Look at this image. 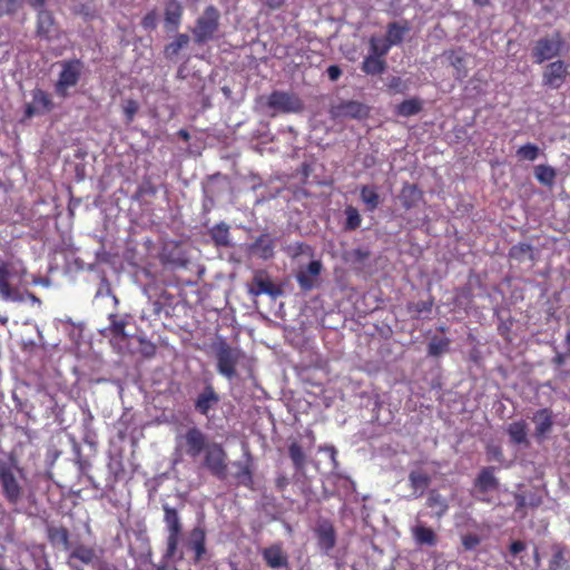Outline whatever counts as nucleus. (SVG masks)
<instances>
[{
  "mask_svg": "<svg viewBox=\"0 0 570 570\" xmlns=\"http://www.w3.org/2000/svg\"><path fill=\"white\" fill-rule=\"evenodd\" d=\"M517 155L522 159L532 161L537 159L539 148L535 145L527 144L517 150Z\"/></svg>",
  "mask_w": 570,
  "mask_h": 570,
  "instance_id": "40",
  "label": "nucleus"
},
{
  "mask_svg": "<svg viewBox=\"0 0 570 570\" xmlns=\"http://www.w3.org/2000/svg\"><path fill=\"white\" fill-rule=\"evenodd\" d=\"M529 252H530V247L525 244H521V245L512 247L511 255L513 257H521L523 255H528Z\"/></svg>",
  "mask_w": 570,
  "mask_h": 570,
  "instance_id": "51",
  "label": "nucleus"
},
{
  "mask_svg": "<svg viewBox=\"0 0 570 570\" xmlns=\"http://www.w3.org/2000/svg\"><path fill=\"white\" fill-rule=\"evenodd\" d=\"M563 41L559 35L540 39L534 49L533 56L538 63L550 60L560 55Z\"/></svg>",
  "mask_w": 570,
  "mask_h": 570,
  "instance_id": "5",
  "label": "nucleus"
},
{
  "mask_svg": "<svg viewBox=\"0 0 570 570\" xmlns=\"http://www.w3.org/2000/svg\"><path fill=\"white\" fill-rule=\"evenodd\" d=\"M189 42V38L186 35H179L171 43L166 46L165 52L168 57L175 56L179 50L186 47Z\"/></svg>",
  "mask_w": 570,
  "mask_h": 570,
  "instance_id": "37",
  "label": "nucleus"
},
{
  "mask_svg": "<svg viewBox=\"0 0 570 570\" xmlns=\"http://www.w3.org/2000/svg\"><path fill=\"white\" fill-rule=\"evenodd\" d=\"M27 268L20 259H0V297L8 302H22L19 286L24 283Z\"/></svg>",
  "mask_w": 570,
  "mask_h": 570,
  "instance_id": "1",
  "label": "nucleus"
},
{
  "mask_svg": "<svg viewBox=\"0 0 570 570\" xmlns=\"http://www.w3.org/2000/svg\"><path fill=\"white\" fill-rule=\"evenodd\" d=\"M346 215V226L350 229H355L361 224V216L358 214V210L352 206L347 207L345 209Z\"/></svg>",
  "mask_w": 570,
  "mask_h": 570,
  "instance_id": "42",
  "label": "nucleus"
},
{
  "mask_svg": "<svg viewBox=\"0 0 570 570\" xmlns=\"http://www.w3.org/2000/svg\"><path fill=\"white\" fill-rule=\"evenodd\" d=\"M95 551L91 548L80 546L73 550L71 558L78 559L83 563H91L95 560Z\"/></svg>",
  "mask_w": 570,
  "mask_h": 570,
  "instance_id": "38",
  "label": "nucleus"
},
{
  "mask_svg": "<svg viewBox=\"0 0 570 570\" xmlns=\"http://www.w3.org/2000/svg\"><path fill=\"white\" fill-rule=\"evenodd\" d=\"M283 3V0H267L268 7L276 9L279 8Z\"/></svg>",
  "mask_w": 570,
  "mask_h": 570,
  "instance_id": "54",
  "label": "nucleus"
},
{
  "mask_svg": "<svg viewBox=\"0 0 570 570\" xmlns=\"http://www.w3.org/2000/svg\"><path fill=\"white\" fill-rule=\"evenodd\" d=\"M556 170L546 165H539L534 168L535 178L546 186H551L556 179Z\"/></svg>",
  "mask_w": 570,
  "mask_h": 570,
  "instance_id": "30",
  "label": "nucleus"
},
{
  "mask_svg": "<svg viewBox=\"0 0 570 570\" xmlns=\"http://www.w3.org/2000/svg\"><path fill=\"white\" fill-rule=\"evenodd\" d=\"M268 106L283 112H295L302 109V104L297 97L281 91H275L269 96Z\"/></svg>",
  "mask_w": 570,
  "mask_h": 570,
  "instance_id": "9",
  "label": "nucleus"
},
{
  "mask_svg": "<svg viewBox=\"0 0 570 570\" xmlns=\"http://www.w3.org/2000/svg\"><path fill=\"white\" fill-rule=\"evenodd\" d=\"M322 264L318 261H313L308 264L307 268L297 273V282L299 286L305 289H312L317 282V277L321 274Z\"/></svg>",
  "mask_w": 570,
  "mask_h": 570,
  "instance_id": "13",
  "label": "nucleus"
},
{
  "mask_svg": "<svg viewBox=\"0 0 570 570\" xmlns=\"http://www.w3.org/2000/svg\"><path fill=\"white\" fill-rule=\"evenodd\" d=\"M475 487L481 492H487V491L494 489L497 487V480L493 475L492 470H490V469L483 470L476 479Z\"/></svg>",
  "mask_w": 570,
  "mask_h": 570,
  "instance_id": "29",
  "label": "nucleus"
},
{
  "mask_svg": "<svg viewBox=\"0 0 570 570\" xmlns=\"http://www.w3.org/2000/svg\"><path fill=\"white\" fill-rule=\"evenodd\" d=\"M30 297L32 298V301H37V298L35 297V295H31V294H30Z\"/></svg>",
  "mask_w": 570,
  "mask_h": 570,
  "instance_id": "64",
  "label": "nucleus"
},
{
  "mask_svg": "<svg viewBox=\"0 0 570 570\" xmlns=\"http://www.w3.org/2000/svg\"><path fill=\"white\" fill-rule=\"evenodd\" d=\"M264 559L271 568H282L287 564V557L282 548L277 544L264 550Z\"/></svg>",
  "mask_w": 570,
  "mask_h": 570,
  "instance_id": "17",
  "label": "nucleus"
},
{
  "mask_svg": "<svg viewBox=\"0 0 570 570\" xmlns=\"http://www.w3.org/2000/svg\"><path fill=\"white\" fill-rule=\"evenodd\" d=\"M243 478L246 479V480H249L250 479V475H249V472L248 471H245L243 473Z\"/></svg>",
  "mask_w": 570,
  "mask_h": 570,
  "instance_id": "61",
  "label": "nucleus"
},
{
  "mask_svg": "<svg viewBox=\"0 0 570 570\" xmlns=\"http://www.w3.org/2000/svg\"><path fill=\"white\" fill-rule=\"evenodd\" d=\"M475 3L483 6L488 2V0H474Z\"/></svg>",
  "mask_w": 570,
  "mask_h": 570,
  "instance_id": "60",
  "label": "nucleus"
},
{
  "mask_svg": "<svg viewBox=\"0 0 570 570\" xmlns=\"http://www.w3.org/2000/svg\"><path fill=\"white\" fill-rule=\"evenodd\" d=\"M420 197L421 193L415 186L406 185L403 187L401 199L406 207H411L414 202L420 199Z\"/></svg>",
  "mask_w": 570,
  "mask_h": 570,
  "instance_id": "35",
  "label": "nucleus"
},
{
  "mask_svg": "<svg viewBox=\"0 0 570 570\" xmlns=\"http://www.w3.org/2000/svg\"><path fill=\"white\" fill-rule=\"evenodd\" d=\"M325 451H327L330 453L331 459L334 460V456H335V453H336L335 449L332 448V446H328V448L325 449Z\"/></svg>",
  "mask_w": 570,
  "mask_h": 570,
  "instance_id": "57",
  "label": "nucleus"
},
{
  "mask_svg": "<svg viewBox=\"0 0 570 570\" xmlns=\"http://www.w3.org/2000/svg\"><path fill=\"white\" fill-rule=\"evenodd\" d=\"M340 115L361 119L368 115V108L357 101H347L340 106Z\"/></svg>",
  "mask_w": 570,
  "mask_h": 570,
  "instance_id": "19",
  "label": "nucleus"
},
{
  "mask_svg": "<svg viewBox=\"0 0 570 570\" xmlns=\"http://www.w3.org/2000/svg\"><path fill=\"white\" fill-rule=\"evenodd\" d=\"M217 360V371L228 380L236 374V365L240 358V351L228 345L224 340L219 338L212 345Z\"/></svg>",
  "mask_w": 570,
  "mask_h": 570,
  "instance_id": "2",
  "label": "nucleus"
},
{
  "mask_svg": "<svg viewBox=\"0 0 570 570\" xmlns=\"http://www.w3.org/2000/svg\"><path fill=\"white\" fill-rule=\"evenodd\" d=\"M1 323H6L7 322V317H3V318H0Z\"/></svg>",
  "mask_w": 570,
  "mask_h": 570,
  "instance_id": "63",
  "label": "nucleus"
},
{
  "mask_svg": "<svg viewBox=\"0 0 570 570\" xmlns=\"http://www.w3.org/2000/svg\"><path fill=\"white\" fill-rule=\"evenodd\" d=\"M31 1H32V4H33V6L40 7V6H43V3H45L47 0H31Z\"/></svg>",
  "mask_w": 570,
  "mask_h": 570,
  "instance_id": "58",
  "label": "nucleus"
},
{
  "mask_svg": "<svg viewBox=\"0 0 570 570\" xmlns=\"http://www.w3.org/2000/svg\"><path fill=\"white\" fill-rule=\"evenodd\" d=\"M51 108L52 102L49 96L45 91L37 89L32 92V100L26 108V115L27 117L42 115L50 111Z\"/></svg>",
  "mask_w": 570,
  "mask_h": 570,
  "instance_id": "12",
  "label": "nucleus"
},
{
  "mask_svg": "<svg viewBox=\"0 0 570 570\" xmlns=\"http://www.w3.org/2000/svg\"><path fill=\"white\" fill-rule=\"evenodd\" d=\"M206 466L216 475L222 476L226 471V454L218 444L209 445L205 455Z\"/></svg>",
  "mask_w": 570,
  "mask_h": 570,
  "instance_id": "11",
  "label": "nucleus"
},
{
  "mask_svg": "<svg viewBox=\"0 0 570 570\" xmlns=\"http://www.w3.org/2000/svg\"><path fill=\"white\" fill-rule=\"evenodd\" d=\"M180 135H181L184 138H187V137H188L187 132H185V131H180Z\"/></svg>",
  "mask_w": 570,
  "mask_h": 570,
  "instance_id": "62",
  "label": "nucleus"
},
{
  "mask_svg": "<svg viewBox=\"0 0 570 570\" xmlns=\"http://www.w3.org/2000/svg\"><path fill=\"white\" fill-rule=\"evenodd\" d=\"M535 438L542 440L552 428V415L548 410H540L533 416Z\"/></svg>",
  "mask_w": 570,
  "mask_h": 570,
  "instance_id": "16",
  "label": "nucleus"
},
{
  "mask_svg": "<svg viewBox=\"0 0 570 570\" xmlns=\"http://www.w3.org/2000/svg\"><path fill=\"white\" fill-rule=\"evenodd\" d=\"M568 351L570 352V331L567 334Z\"/></svg>",
  "mask_w": 570,
  "mask_h": 570,
  "instance_id": "59",
  "label": "nucleus"
},
{
  "mask_svg": "<svg viewBox=\"0 0 570 570\" xmlns=\"http://www.w3.org/2000/svg\"><path fill=\"white\" fill-rule=\"evenodd\" d=\"M525 549V544L521 541H514L512 542V544L510 546V552L511 554H513L514 557H517L518 554H520L523 550Z\"/></svg>",
  "mask_w": 570,
  "mask_h": 570,
  "instance_id": "52",
  "label": "nucleus"
},
{
  "mask_svg": "<svg viewBox=\"0 0 570 570\" xmlns=\"http://www.w3.org/2000/svg\"><path fill=\"white\" fill-rule=\"evenodd\" d=\"M164 510L168 532H180V522L176 510L168 505H166Z\"/></svg>",
  "mask_w": 570,
  "mask_h": 570,
  "instance_id": "34",
  "label": "nucleus"
},
{
  "mask_svg": "<svg viewBox=\"0 0 570 570\" xmlns=\"http://www.w3.org/2000/svg\"><path fill=\"white\" fill-rule=\"evenodd\" d=\"M449 342L446 340H433L429 345V353L432 355H440L448 348Z\"/></svg>",
  "mask_w": 570,
  "mask_h": 570,
  "instance_id": "45",
  "label": "nucleus"
},
{
  "mask_svg": "<svg viewBox=\"0 0 570 570\" xmlns=\"http://www.w3.org/2000/svg\"><path fill=\"white\" fill-rule=\"evenodd\" d=\"M392 45L387 39L372 37L370 40V53L383 58L390 50Z\"/></svg>",
  "mask_w": 570,
  "mask_h": 570,
  "instance_id": "31",
  "label": "nucleus"
},
{
  "mask_svg": "<svg viewBox=\"0 0 570 570\" xmlns=\"http://www.w3.org/2000/svg\"><path fill=\"white\" fill-rule=\"evenodd\" d=\"M56 32L53 19L49 11L41 10L38 16V33L51 38Z\"/></svg>",
  "mask_w": 570,
  "mask_h": 570,
  "instance_id": "20",
  "label": "nucleus"
},
{
  "mask_svg": "<svg viewBox=\"0 0 570 570\" xmlns=\"http://www.w3.org/2000/svg\"><path fill=\"white\" fill-rule=\"evenodd\" d=\"M410 483L413 489V497L417 498L421 497L425 488L429 485L430 478L428 474L421 472V471H412L410 473Z\"/></svg>",
  "mask_w": 570,
  "mask_h": 570,
  "instance_id": "21",
  "label": "nucleus"
},
{
  "mask_svg": "<svg viewBox=\"0 0 570 570\" xmlns=\"http://www.w3.org/2000/svg\"><path fill=\"white\" fill-rule=\"evenodd\" d=\"M480 543V538L475 534H465L462 538V544L466 550H472Z\"/></svg>",
  "mask_w": 570,
  "mask_h": 570,
  "instance_id": "47",
  "label": "nucleus"
},
{
  "mask_svg": "<svg viewBox=\"0 0 570 570\" xmlns=\"http://www.w3.org/2000/svg\"><path fill=\"white\" fill-rule=\"evenodd\" d=\"M181 6L176 1H170L166 7L165 21L168 28L176 29L181 17Z\"/></svg>",
  "mask_w": 570,
  "mask_h": 570,
  "instance_id": "26",
  "label": "nucleus"
},
{
  "mask_svg": "<svg viewBox=\"0 0 570 570\" xmlns=\"http://www.w3.org/2000/svg\"><path fill=\"white\" fill-rule=\"evenodd\" d=\"M248 292L253 296L267 294L272 297H277L282 294V289L269 279L265 272L262 271L254 274Z\"/></svg>",
  "mask_w": 570,
  "mask_h": 570,
  "instance_id": "8",
  "label": "nucleus"
},
{
  "mask_svg": "<svg viewBox=\"0 0 570 570\" xmlns=\"http://www.w3.org/2000/svg\"><path fill=\"white\" fill-rule=\"evenodd\" d=\"M179 533L180 532H168L167 538V550L165 557L167 559H174L177 554V546L179 541Z\"/></svg>",
  "mask_w": 570,
  "mask_h": 570,
  "instance_id": "41",
  "label": "nucleus"
},
{
  "mask_svg": "<svg viewBox=\"0 0 570 570\" xmlns=\"http://www.w3.org/2000/svg\"><path fill=\"white\" fill-rule=\"evenodd\" d=\"M190 546L199 560L205 553V532L200 528H195L190 533Z\"/></svg>",
  "mask_w": 570,
  "mask_h": 570,
  "instance_id": "28",
  "label": "nucleus"
},
{
  "mask_svg": "<svg viewBox=\"0 0 570 570\" xmlns=\"http://www.w3.org/2000/svg\"><path fill=\"white\" fill-rule=\"evenodd\" d=\"M274 243L268 235H262L253 246V253L262 258H269L273 255Z\"/></svg>",
  "mask_w": 570,
  "mask_h": 570,
  "instance_id": "23",
  "label": "nucleus"
},
{
  "mask_svg": "<svg viewBox=\"0 0 570 570\" xmlns=\"http://www.w3.org/2000/svg\"><path fill=\"white\" fill-rule=\"evenodd\" d=\"M362 69L367 75H379L385 70V61L383 58L370 53L364 59Z\"/></svg>",
  "mask_w": 570,
  "mask_h": 570,
  "instance_id": "25",
  "label": "nucleus"
},
{
  "mask_svg": "<svg viewBox=\"0 0 570 570\" xmlns=\"http://www.w3.org/2000/svg\"><path fill=\"white\" fill-rule=\"evenodd\" d=\"M206 438L204 433L196 429H189L184 436L177 439V446L184 449L185 452L195 458L204 450Z\"/></svg>",
  "mask_w": 570,
  "mask_h": 570,
  "instance_id": "6",
  "label": "nucleus"
},
{
  "mask_svg": "<svg viewBox=\"0 0 570 570\" xmlns=\"http://www.w3.org/2000/svg\"><path fill=\"white\" fill-rule=\"evenodd\" d=\"M428 507L432 509L435 517L441 518L448 511V501L436 491H431L428 497Z\"/></svg>",
  "mask_w": 570,
  "mask_h": 570,
  "instance_id": "22",
  "label": "nucleus"
},
{
  "mask_svg": "<svg viewBox=\"0 0 570 570\" xmlns=\"http://www.w3.org/2000/svg\"><path fill=\"white\" fill-rule=\"evenodd\" d=\"M115 332L118 334H122L124 326L122 324H115L114 325Z\"/></svg>",
  "mask_w": 570,
  "mask_h": 570,
  "instance_id": "56",
  "label": "nucleus"
},
{
  "mask_svg": "<svg viewBox=\"0 0 570 570\" xmlns=\"http://www.w3.org/2000/svg\"><path fill=\"white\" fill-rule=\"evenodd\" d=\"M21 0H0V13H11L18 9Z\"/></svg>",
  "mask_w": 570,
  "mask_h": 570,
  "instance_id": "46",
  "label": "nucleus"
},
{
  "mask_svg": "<svg viewBox=\"0 0 570 570\" xmlns=\"http://www.w3.org/2000/svg\"><path fill=\"white\" fill-rule=\"evenodd\" d=\"M80 72L81 65L79 61L63 62L62 70L56 85L57 94L66 97L68 95V90L78 82Z\"/></svg>",
  "mask_w": 570,
  "mask_h": 570,
  "instance_id": "4",
  "label": "nucleus"
},
{
  "mask_svg": "<svg viewBox=\"0 0 570 570\" xmlns=\"http://www.w3.org/2000/svg\"><path fill=\"white\" fill-rule=\"evenodd\" d=\"M318 544L325 551L332 549L335 544L333 528L328 524H322L317 529Z\"/></svg>",
  "mask_w": 570,
  "mask_h": 570,
  "instance_id": "27",
  "label": "nucleus"
},
{
  "mask_svg": "<svg viewBox=\"0 0 570 570\" xmlns=\"http://www.w3.org/2000/svg\"><path fill=\"white\" fill-rule=\"evenodd\" d=\"M218 13L214 8H208L198 19L194 29L197 41L203 42L209 39L217 28Z\"/></svg>",
  "mask_w": 570,
  "mask_h": 570,
  "instance_id": "7",
  "label": "nucleus"
},
{
  "mask_svg": "<svg viewBox=\"0 0 570 570\" xmlns=\"http://www.w3.org/2000/svg\"><path fill=\"white\" fill-rule=\"evenodd\" d=\"M212 238L219 246H225L228 244L229 233L228 227L226 225H217L212 229Z\"/></svg>",
  "mask_w": 570,
  "mask_h": 570,
  "instance_id": "36",
  "label": "nucleus"
},
{
  "mask_svg": "<svg viewBox=\"0 0 570 570\" xmlns=\"http://www.w3.org/2000/svg\"><path fill=\"white\" fill-rule=\"evenodd\" d=\"M508 434L512 442L518 444H527V423L524 421H517L508 426Z\"/></svg>",
  "mask_w": 570,
  "mask_h": 570,
  "instance_id": "24",
  "label": "nucleus"
},
{
  "mask_svg": "<svg viewBox=\"0 0 570 570\" xmlns=\"http://www.w3.org/2000/svg\"><path fill=\"white\" fill-rule=\"evenodd\" d=\"M568 76V67L561 61L557 60L549 63L543 71V82L546 86L558 89L562 86Z\"/></svg>",
  "mask_w": 570,
  "mask_h": 570,
  "instance_id": "10",
  "label": "nucleus"
},
{
  "mask_svg": "<svg viewBox=\"0 0 570 570\" xmlns=\"http://www.w3.org/2000/svg\"><path fill=\"white\" fill-rule=\"evenodd\" d=\"M405 32V28L399 26L397 23H392L389 27L386 39L390 45H397L402 41Z\"/></svg>",
  "mask_w": 570,
  "mask_h": 570,
  "instance_id": "39",
  "label": "nucleus"
},
{
  "mask_svg": "<svg viewBox=\"0 0 570 570\" xmlns=\"http://www.w3.org/2000/svg\"><path fill=\"white\" fill-rule=\"evenodd\" d=\"M533 557H534V563H533V566H528L529 569H532V568H535L539 566L537 550L534 551Z\"/></svg>",
  "mask_w": 570,
  "mask_h": 570,
  "instance_id": "55",
  "label": "nucleus"
},
{
  "mask_svg": "<svg viewBox=\"0 0 570 570\" xmlns=\"http://www.w3.org/2000/svg\"><path fill=\"white\" fill-rule=\"evenodd\" d=\"M0 483L7 500L13 504L19 502L22 489L17 481L12 465L0 462Z\"/></svg>",
  "mask_w": 570,
  "mask_h": 570,
  "instance_id": "3",
  "label": "nucleus"
},
{
  "mask_svg": "<svg viewBox=\"0 0 570 570\" xmlns=\"http://www.w3.org/2000/svg\"><path fill=\"white\" fill-rule=\"evenodd\" d=\"M412 537L416 544L433 547L438 542L436 533L433 529L424 525L422 522H416L411 528Z\"/></svg>",
  "mask_w": 570,
  "mask_h": 570,
  "instance_id": "15",
  "label": "nucleus"
},
{
  "mask_svg": "<svg viewBox=\"0 0 570 570\" xmlns=\"http://www.w3.org/2000/svg\"><path fill=\"white\" fill-rule=\"evenodd\" d=\"M341 69L337 66H330L327 68L328 78L333 81L337 80L341 76Z\"/></svg>",
  "mask_w": 570,
  "mask_h": 570,
  "instance_id": "53",
  "label": "nucleus"
},
{
  "mask_svg": "<svg viewBox=\"0 0 570 570\" xmlns=\"http://www.w3.org/2000/svg\"><path fill=\"white\" fill-rule=\"evenodd\" d=\"M446 60L450 62V65L455 70V77L458 79H462L466 76V60L468 55L463 53L462 51H451L445 55Z\"/></svg>",
  "mask_w": 570,
  "mask_h": 570,
  "instance_id": "18",
  "label": "nucleus"
},
{
  "mask_svg": "<svg viewBox=\"0 0 570 570\" xmlns=\"http://www.w3.org/2000/svg\"><path fill=\"white\" fill-rule=\"evenodd\" d=\"M564 563V551L561 548L556 547L552 559L550 561V569L558 570Z\"/></svg>",
  "mask_w": 570,
  "mask_h": 570,
  "instance_id": "44",
  "label": "nucleus"
},
{
  "mask_svg": "<svg viewBox=\"0 0 570 570\" xmlns=\"http://www.w3.org/2000/svg\"><path fill=\"white\" fill-rule=\"evenodd\" d=\"M218 394L214 391L213 386L208 385L198 395L195 407L199 413L208 415L209 411L213 410L218 404Z\"/></svg>",
  "mask_w": 570,
  "mask_h": 570,
  "instance_id": "14",
  "label": "nucleus"
},
{
  "mask_svg": "<svg viewBox=\"0 0 570 570\" xmlns=\"http://www.w3.org/2000/svg\"><path fill=\"white\" fill-rule=\"evenodd\" d=\"M51 539L52 540H59L61 543L67 546V543H68V532H67L66 529H57L51 534Z\"/></svg>",
  "mask_w": 570,
  "mask_h": 570,
  "instance_id": "50",
  "label": "nucleus"
},
{
  "mask_svg": "<svg viewBox=\"0 0 570 570\" xmlns=\"http://www.w3.org/2000/svg\"><path fill=\"white\" fill-rule=\"evenodd\" d=\"M138 110V105L136 101L134 100H128L124 107V111L127 116V119L130 121L132 120L135 114L137 112Z\"/></svg>",
  "mask_w": 570,
  "mask_h": 570,
  "instance_id": "49",
  "label": "nucleus"
},
{
  "mask_svg": "<svg viewBox=\"0 0 570 570\" xmlns=\"http://www.w3.org/2000/svg\"><path fill=\"white\" fill-rule=\"evenodd\" d=\"M289 456L296 466L301 468L304 465L305 455H304L302 448L298 444L293 443L289 446Z\"/></svg>",
  "mask_w": 570,
  "mask_h": 570,
  "instance_id": "43",
  "label": "nucleus"
},
{
  "mask_svg": "<svg viewBox=\"0 0 570 570\" xmlns=\"http://www.w3.org/2000/svg\"><path fill=\"white\" fill-rule=\"evenodd\" d=\"M361 199L368 210H374L379 206V194L371 186H363L361 189Z\"/></svg>",
  "mask_w": 570,
  "mask_h": 570,
  "instance_id": "32",
  "label": "nucleus"
},
{
  "mask_svg": "<svg viewBox=\"0 0 570 570\" xmlns=\"http://www.w3.org/2000/svg\"><path fill=\"white\" fill-rule=\"evenodd\" d=\"M387 87L395 92H403L405 89L402 79L399 77H392L387 82Z\"/></svg>",
  "mask_w": 570,
  "mask_h": 570,
  "instance_id": "48",
  "label": "nucleus"
},
{
  "mask_svg": "<svg viewBox=\"0 0 570 570\" xmlns=\"http://www.w3.org/2000/svg\"><path fill=\"white\" fill-rule=\"evenodd\" d=\"M422 108L419 99H409L397 106V114L403 117L416 115Z\"/></svg>",
  "mask_w": 570,
  "mask_h": 570,
  "instance_id": "33",
  "label": "nucleus"
}]
</instances>
